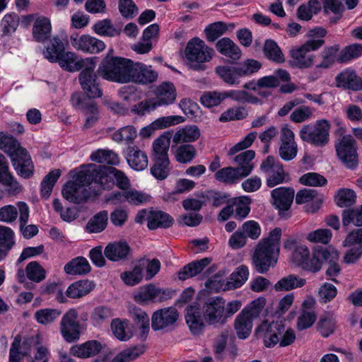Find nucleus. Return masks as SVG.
Listing matches in <instances>:
<instances>
[{"label":"nucleus","mask_w":362,"mask_h":362,"mask_svg":"<svg viewBox=\"0 0 362 362\" xmlns=\"http://www.w3.org/2000/svg\"><path fill=\"white\" fill-rule=\"evenodd\" d=\"M230 27L233 28V25L223 21H216L206 26L204 33L207 41L214 42L224 35Z\"/></svg>","instance_id":"49530a36"},{"label":"nucleus","mask_w":362,"mask_h":362,"mask_svg":"<svg viewBox=\"0 0 362 362\" xmlns=\"http://www.w3.org/2000/svg\"><path fill=\"white\" fill-rule=\"evenodd\" d=\"M255 335L262 340L267 347H274L278 343L280 346H287L294 342L296 334L293 329L286 328L281 321H262L255 330Z\"/></svg>","instance_id":"39448f33"},{"label":"nucleus","mask_w":362,"mask_h":362,"mask_svg":"<svg viewBox=\"0 0 362 362\" xmlns=\"http://www.w3.org/2000/svg\"><path fill=\"white\" fill-rule=\"evenodd\" d=\"M108 213L101 211L93 215L86 226V230L89 233H98L103 231L107 227Z\"/></svg>","instance_id":"79ce46f5"},{"label":"nucleus","mask_w":362,"mask_h":362,"mask_svg":"<svg viewBox=\"0 0 362 362\" xmlns=\"http://www.w3.org/2000/svg\"><path fill=\"white\" fill-rule=\"evenodd\" d=\"M249 270L246 266L238 267L230 276L227 281V288L234 289L240 287L248 279Z\"/></svg>","instance_id":"6e6d98bb"},{"label":"nucleus","mask_w":362,"mask_h":362,"mask_svg":"<svg viewBox=\"0 0 362 362\" xmlns=\"http://www.w3.org/2000/svg\"><path fill=\"white\" fill-rule=\"evenodd\" d=\"M96 170L97 165L90 163L81 166L79 170L72 171V180L68 181L63 187V197L75 204L86 202L90 196L86 187L92 182H95Z\"/></svg>","instance_id":"f03ea898"},{"label":"nucleus","mask_w":362,"mask_h":362,"mask_svg":"<svg viewBox=\"0 0 362 362\" xmlns=\"http://www.w3.org/2000/svg\"><path fill=\"white\" fill-rule=\"evenodd\" d=\"M201 311L206 324L209 325H223L226 323L223 314V299L211 298L201 306Z\"/></svg>","instance_id":"2eb2a0df"},{"label":"nucleus","mask_w":362,"mask_h":362,"mask_svg":"<svg viewBox=\"0 0 362 362\" xmlns=\"http://www.w3.org/2000/svg\"><path fill=\"white\" fill-rule=\"evenodd\" d=\"M120 278L125 285L134 286L141 282L144 275L136 263L132 269L121 273Z\"/></svg>","instance_id":"bf43d9fd"},{"label":"nucleus","mask_w":362,"mask_h":362,"mask_svg":"<svg viewBox=\"0 0 362 362\" xmlns=\"http://www.w3.org/2000/svg\"><path fill=\"white\" fill-rule=\"evenodd\" d=\"M255 157V152L252 150L245 151L234 158V162L237 164V170L243 176L246 177L254 169L253 159Z\"/></svg>","instance_id":"72a5a7b5"},{"label":"nucleus","mask_w":362,"mask_h":362,"mask_svg":"<svg viewBox=\"0 0 362 362\" xmlns=\"http://www.w3.org/2000/svg\"><path fill=\"white\" fill-rule=\"evenodd\" d=\"M326 33L322 28L310 30L308 34L310 39L300 46L294 47L290 50V56L298 68H309L315 64V55L310 52L323 45L325 42L322 38Z\"/></svg>","instance_id":"6e6552de"},{"label":"nucleus","mask_w":362,"mask_h":362,"mask_svg":"<svg viewBox=\"0 0 362 362\" xmlns=\"http://www.w3.org/2000/svg\"><path fill=\"white\" fill-rule=\"evenodd\" d=\"M179 317V312L174 307L158 309L151 315V327L154 331H171L176 327Z\"/></svg>","instance_id":"ddd939ff"},{"label":"nucleus","mask_w":362,"mask_h":362,"mask_svg":"<svg viewBox=\"0 0 362 362\" xmlns=\"http://www.w3.org/2000/svg\"><path fill=\"white\" fill-rule=\"evenodd\" d=\"M306 280L296 275H288L281 279L274 285L276 291H290L303 287Z\"/></svg>","instance_id":"8fccbe9b"},{"label":"nucleus","mask_w":362,"mask_h":362,"mask_svg":"<svg viewBox=\"0 0 362 362\" xmlns=\"http://www.w3.org/2000/svg\"><path fill=\"white\" fill-rule=\"evenodd\" d=\"M90 271V265L83 257H77L64 266V272L70 275H81Z\"/></svg>","instance_id":"37998d69"},{"label":"nucleus","mask_w":362,"mask_h":362,"mask_svg":"<svg viewBox=\"0 0 362 362\" xmlns=\"http://www.w3.org/2000/svg\"><path fill=\"white\" fill-rule=\"evenodd\" d=\"M332 237V233L327 228H319L307 233L305 239L313 243L328 244Z\"/></svg>","instance_id":"69168bd1"},{"label":"nucleus","mask_w":362,"mask_h":362,"mask_svg":"<svg viewBox=\"0 0 362 362\" xmlns=\"http://www.w3.org/2000/svg\"><path fill=\"white\" fill-rule=\"evenodd\" d=\"M356 201L355 192L349 189L342 188L338 190L334 196V202L339 207L352 205Z\"/></svg>","instance_id":"338daca9"},{"label":"nucleus","mask_w":362,"mask_h":362,"mask_svg":"<svg viewBox=\"0 0 362 362\" xmlns=\"http://www.w3.org/2000/svg\"><path fill=\"white\" fill-rule=\"evenodd\" d=\"M197 154L196 148L191 144H181L174 151L175 160L182 164L192 162Z\"/></svg>","instance_id":"864d4df0"},{"label":"nucleus","mask_w":362,"mask_h":362,"mask_svg":"<svg viewBox=\"0 0 362 362\" xmlns=\"http://www.w3.org/2000/svg\"><path fill=\"white\" fill-rule=\"evenodd\" d=\"M64 52V46L59 37H53L50 40L45 50L43 52L45 58L50 62H57L59 57Z\"/></svg>","instance_id":"09e8293b"},{"label":"nucleus","mask_w":362,"mask_h":362,"mask_svg":"<svg viewBox=\"0 0 362 362\" xmlns=\"http://www.w3.org/2000/svg\"><path fill=\"white\" fill-rule=\"evenodd\" d=\"M337 155L348 168L354 169L358 163L356 141L351 135H345L335 142Z\"/></svg>","instance_id":"9b49d317"},{"label":"nucleus","mask_w":362,"mask_h":362,"mask_svg":"<svg viewBox=\"0 0 362 362\" xmlns=\"http://www.w3.org/2000/svg\"><path fill=\"white\" fill-rule=\"evenodd\" d=\"M171 134L166 132L153 140L152 143L151 157L153 160L169 159L168 150Z\"/></svg>","instance_id":"c85d7f7f"},{"label":"nucleus","mask_w":362,"mask_h":362,"mask_svg":"<svg viewBox=\"0 0 362 362\" xmlns=\"http://www.w3.org/2000/svg\"><path fill=\"white\" fill-rule=\"evenodd\" d=\"M0 149L11 157L13 165L20 176L28 178L33 175L34 166L30 156L14 137L0 132Z\"/></svg>","instance_id":"423d86ee"},{"label":"nucleus","mask_w":362,"mask_h":362,"mask_svg":"<svg viewBox=\"0 0 362 362\" xmlns=\"http://www.w3.org/2000/svg\"><path fill=\"white\" fill-rule=\"evenodd\" d=\"M95 69L84 68L79 75V82L88 97L95 98L102 95V91L97 81Z\"/></svg>","instance_id":"bb28decb"},{"label":"nucleus","mask_w":362,"mask_h":362,"mask_svg":"<svg viewBox=\"0 0 362 362\" xmlns=\"http://www.w3.org/2000/svg\"><path fill=\"white\" fill-rule=\"evenodd\" d=\"M70 43L76 50L90 54L98 53L105 48L102 40L88 35L74 33L70 37Z\"/></svg>","instance_id":"4be33fe9"},{"label":"nucleus","mask_w":362,"mask_h":362,"mask_svg":"<svg viewBox=\"0 0 362 362\" xmlns=\"http://www.w3.org/2000/svg\"><path fill=\"white\" fill-rule=\"evenodd\" d=\"M185 320L190 332L193 335L199 336L204 332L206 322L201 311V305L197 303H194L187 307Z\"/></svg>","instance_id":"a878e982"},{"label":"nucleus","mask_w":362,"mask_h":362,"mask_svg":"<svg viewBox=\"0 0 362 362\" xmlns=\"http://www.w3.org/2000/svg\"><path fill=\"white\" fill-rule=\"evenodd\" d=\"M138 131L134 125L124 126L112 134V139L119 144L129 145L133 144L138 137Z\"/></svg>","instance_id":"f704fd0d"},{"label":"nucleus","mask_w":362,"mask_h":362,"mask_svg":"<svg viewBox=\"0 0 362 362\" xmlns=\"http://www.w3.org/2000/svg\"><path fill=\"white\" fill-rule=\"evenodd\" d=\"M126 159L129 165L136 171L144 170L148 165L146 153L137 146H131L127 148Z\"/></svg>","instance_id":"cd10ccee"},{"label":"nucleus","mask_w":362,"mask_h":362,"mask_svg":"<svg viewBox=\"0 0 362 362\" xmlns=\"http://www.w3.org/2000/svg\"><path fill=\"white\" fill-rule=\"evenodd\" d=\"M110 49L99 66L98 73L103 78L118 83L134 82L147 85L155 82L158 77L151 66L142 63L134 64L122 57H113Z\"/></svg>","instance_id":"f257e3e1"},{"label":"nucleus","mask_w":362,"mask_h":362,"mask_svg":"<svg viewBox=\"0 0 362 362\" xmlns=\"http://www.w3.org/2000/svg\"><path fill=\"white\" fill-rule=\"evenodd\" d=\"M330 124L326 119L317 120L313 127L303 126L299 132L300 138L317 146L327 144L329 138Z\"/></svg>","instance_id":"9d476101"},{"label":"nucleus","mask_w":362,"mask_h":362,"mask_svg":"<svg viewBox=\"0 0 362 362\" xmlns=\"http://www.w3.org/2000/svg\"><path fill=\"white\" fill-rule=\"evenodd\" d=\"M78 313L76 309L68 310L60 321V332L67 342H74L80 337V324L78 321Z\"/></svg>","instance_id":"a211bd4d"},{"label":"nucleus","mask_w":362,"mask_h":362,"mask_svg":"<svg viewBox=\"0 0 362 362\" xmlns=\"http://www.w3.org/2000/svg\"><path fill=\"white\" fill-rule=\"evenodd\" d=\"M335 325L336 320L333 315L327 313L320 317L317 325V329L322 337H327L334 332Z\"/></svg>","instance_id":"4d7b16f0"},{"label":"nucleus","mask_w":362,"mask_h":362,"mask_svg":"<svg viewBox=\"0 0 362 362\" xmlns=\"http://www.w3.org/2000/svg\"><path fill=\"white\" fill-rule=\"evenodd\" d=\"M19 24L18 16L14 13H8L0 21V33L2 36H10L16 32Z\"/></svg>","instance_id":"603ef678"},{"label":"nucleus","mask_w":362,"mask_h":362,"mask_svg":"<svg viewBox=\"0 0 362 362\" xmlns=\"http://www.w3.org/2000/svg\"><path fill=\"white\" fill-rule=\"evenodd\" d=\"M137 264L141 269L144 279L146 281L152 279L160 269V262L157 259H142Z\"/></svg>","instance_id":"de8ad7c7"},{"label":"nucleus","mask_w":362,"mask_h":362,"mask_svg":"<svg viewBox=\"0 0 362 362\" xmlns=\"http://www.w3.org/2000/svg\"><path fill=\"white\" fill-rule=\"evenodd\" d=\"M107 350L106 344L92 339L72 346L69 352L75 357L85 359L94 357L100 353H107Z\"/></svg>","instance_id":"5701e85b"},{"label":"nucleus","mask_w":362,"mask_h":362,"mask_svg":"<svg viewBox=\"0 0 362 362\" xmlns=\"http://www.w3.org/2000/svg\"><path fill=\"white\" fill-rule=\"evenodd\" d=\"M168 294L163 289L153 284L140 286L132 294L134 300L139 305L160 303L166 300Z\"/></svg>","instance_id":"dca6fc26"},{"label":"nucleus","mask_w":362,"mask_h":362,"mask_svg":"<svg viewBox=\"0 0 362 362\" xmlns=\"http://www.w3.org/2000/svg\"><path fill=\"white\" fill-rule=\"evenodd\" d=\"M260 170L267 175L266 182L269 187L288 181V174L283 164L273 156H267L260 165Z\"/></svg>","instance_id":"f8f14e48"},{"label":"nucleus","mask_w":362,"mask_h":362,"mask_svg":"<svg viewBox=\"0 0 362 362\" xmlns=\"http://www.w3.org/2000/svg\"><path fill=\"white\" fill-rule=\"evenodd\" d=\"M185 55L193 69L204 70L206 69L205 63L212 59L214 50L212 47H209L204 40L196 37L187 42Z\"/></svg>","instance_id":"1a4fd4ad"},{"label":"nucleus","mask_w":362,"mask_h":362,"mask_svg":"<svg viewBox=\"0 0 362 362\" xmlns=\"http://www.w3.org/2000/svg\"><path fill=\"white\" fill-rule=\"evenodd\" d=\"M297 153L298 145L295 141V134L288 125H284L281 129L279 155L282 160L290 161L296 157Z\"/></svg>","instance_id":"412c9836"},{"label":"nucleus","mask_w":362,"mask_h":362,"mask_svg":"<svg viewBox=\"0 0 362 362\" xmlns=\"http://www.w3.org/2000/svg\"><path fill=\"white\" fill-rule=\"evenodd\" d=\"M331 260L338 257V251L333 247L324 248L321 246L315 247L310 256V250L305 245H299L296 247L291 255L292 262L303 269L316 273L322 267L324 260Z\"/></svg>","instance_id":"20e7f679"},{"label":"nucleus","mask_w":362,"mask_h":362,"mask_svg":"<svg viewBox=\"0 0 362 362\" xmlns=\"http://www.w3.org/2000/svg\"><path fill=\"white\" fill-rule=\"evenodd\" d=\"M281 229L275 228L268 237L263 238L257 245L252 257L253 264L260 274L266 273L278 260L280 251Z\"/></svg>","instance_id":"7ed1b4c3"},{"label":"nucleus","mask_w":362,"mask_h":362,"mask_svg":"<svg viewBox=\"0 0 362 362\" xmlns=\"http://www.w3.org/2000/svg\"><path fill=\"white\" fill-rule=\"evenodd\" d=\"M93 31L101 36L114 37L119 35V30H117L111 21L104 19L95 23L93 26Z\"/></svg>","instance_id":"0e129e2a"},{"label":"nucleus","mask_w":362,"mask_h":362,"mask_svg":"<svg viewBox=\"0 0 362 362\" xmlns=\"http://www.w3.org/2000/svg\"><path fill=\"white\" fill-rule=\"evenodd\" d=\"M129 252V247L126 242L118 241L109 243L105 248V257L111 261H119L125 258Z\"/></svg>","instance_id":"c9c22d12"},{"label":"nucleus","mask_w":362,"mask_h":362,"mask_svg":"<svg viewBox=\"0 0 362 362\" xmlns=\"http://www.w3.org/2000/svg\"><path fill=\"white\" fill-rule=\"evenodd\" d=\"M173 222L168 214L160 211H149L148 228L156 229L158 228H168Z\"/></svg>","instance_id":"c03bdc74"},{"label":"nucleus","mask_w":362,"mask_h":362,"mask_svg":"<svg viewBox=\"0 0 362 362\" xmlns=\"http://www.w3.org/2000/svg\"><path fill=\"white\" fill-rule=\"evenodd\" d=\"M185 121V117L180 115L160 117L149 124L142 127L139 131V135L143 139L150 138L158 130L175 126Z\"/></svg>","instance_id":"b1692460"},{"label":"nucleus","mask_w":362,"mask_h":362,"mask_svg":"<svg viewBox=\"0 0 362 362\" xmlns=\"http://www.w3.org/2000/svg\"><path fill=\"white\" fill-rule=\"evenodd\" d=\"M216 48L223 55L233 59H238L241 56L238 46L228 37L219 40L216 42Z\"/></svg>","instance_id":"a19ab883"},{"label":"nucleus","mask_w":362,"mask_h":362,"mask_svg":"<svg viewBox=\"0 0 362 362\" xmlns=\"http://www.w3.org/2000/svg\"><path fill=\"white\" fill-rule=\"evenodd\" d=\"M342 223L344 227L351 223L362 226V205L357 209L344 210L342 214Z\"/></svg>","instance_id":"774afa93"},{"label":"nucleus","mask_w":362,"mask_h":362,"mask_svg":"<svg viewBox=\"0 0 362 362\" xmlns=\"http://www.w3.org/2000/svg\"><path fill=\"white\" fill-rule=\"evenodd\" d=\"M336 85L337 87L358 90L362 89V80L355 71L346 69L337 76Z\"/></svg>","instance_id":"2f4dec72"},{"label":"nucleus","mask_w":362,"mask_h":362,"mask_svg":"<svg viewBox=\"0 0 362 362\" xmlns=\"http://www.w3.org/2000/svg\"><path fill=\"white\" fill-rule=\"evenodd\" d=\"M30 347L28 340L22 341L20 336H16L10 349L9 362H23V357L30 353Z\"/></svg>","instance_id":"7c9ffc66"},{"label":"nucleus","mask_w":362,"mask_h":362,"mask_svg":"<svg viewBox=\"0 0 362 362\" xmlns=\"http://www.w3.org/2000/svg\"><path fill=\"white\" fill-rule=\"evenodd\" d=\"M211 263V259L206 257L200 260L194 261L182 268L178 273L180 280H185L201 273L202 270Z\"/></svg>","instance_id":"ea45409f"},{"label":"nucleus","mask_w":362,"mask_h":362,"mask_svg":"<svg viewBox=\"0 0 362 362\" xmlns=\"http://www.w3.org/2000/svg\"><path fill=\"white\" fill-rule=\"evenodd\" d=\"M96 57L81 58L72 52H64L59 57L57 62L64 69L70 72H74L87 68L95 69L96 66Z\"/></svg>","instance_id":"f3484780"},{"label":"nucleus","mask_w":362,"mask_h":362,"mask_svg":"<svg viewBox=\"0 0 362 362\" xmlns=\"http://www.w3.org/2000/svg\"><path fill=\"white\" fill-rule=\"evenodd\" d=\"M214 177L216 180L228 185L236 184L243 178L238 170L233 167H225L217 170Z\"/></svg>","instance_id":"a18cd8bd"},{"label":"nucleus","mask_w":362,"mask_h":362,"mask_svg":"<svg viewBox=\"0 0 362 362\" xmlns=\"http://www.w3.org/2000/svg\"><path fill=\"white\" fill-rule=\"evenodd\" d=\"M266 305V299L260 297L252 300L250 304L245 306L241 312L246 315L253 321L259 317Z\"/></svg>","instance_id":"052dcab7"},{"label":"nucleus","mask_w":362,"mask_h":362,"mask_svg":"<svg viewBox=\"0 0 362 362\" xmlns=\"http://www.w3.org/2000/svg\"><path fill=\"white\" fill-rule=\"evenodd\" d=\"M294 190L287 187H277L271 192L272 205L279 211V214L286 218L294 198Z\"/></svg>","instance_id":"aec40b11"},{"label":"nucleus","mask_w":362,"mask_h":362,"mask_svg":"<svg viewBox=\"0 0 362 362\" xmlns=\"http://www.w3.org/2000/svg\"><path fill=\"white\" fill-rule=\"evenodd\" d=\"M113 335L119 341L130 339L134 334V326L127 320L116 318L112 320L110 325Z\"/></svg>","instance_id":"473e14b6"},{"label":"nucleus","mask_w":362,"mask_h":362,"mask_svg":"<svg viewBox=\"0 0 362 362\" xmlns=\"http://www.w3.org/2000/svg\"><path fill=\"white\" fill-rule=\"evenodd\" d=\"M61 315V311L55 308H41L35 311L34 319L42 325L53 323Z\"/></svg>","instance_id":"5fc2aeb1"},{"label":"nucleus","mask_w":362,"mask_h":362,"mask_svg":"<svg viewBox=\"0 0 362 362\" xmlns=\"http://www.w3.org/2000/svg\"><path fill=\"white\" fill-rule=\"evenodd\" d=\"M253 320L242 312L236 316L234 321V329L238 339H247L251 334Z\"/></svg>","instance_id":"58836bf2"},{"label":"nucleus","mask_w":362,"mask_h":362,"mask_svg":"<svg viewBox=\"0 0 362 362\" xmlns=\"http://www.w3.org/2000/svg\"><path fill=\"white\" fill-rule=\"evenodd\" d=\"M154 97L148 98L132 107V112L144 116L160 107H168L175 103L177 89L172 82L165 81L158 85L153 90Z\"/></svg>","instance_id":"0eeeda50"},{"label":"nucleus","mask_w":362,"mask_h":362,"mask_svg":"<svg viewBox=\"0 0 362 362\" xmlns=\"http://www.w3.org/2000/svg\"><path fill=\"white\" fill-rule=\"evenodd\" d=\"M238 66L230 67L226 66H218L216 69V74L226 83L233 85L238 83V79L241 77L238 74Z\"/></svg>","instance_id":"e2e57ef3"},{"label":"nucleus","mask_w":362,"mask_h":362,"mask_svg":"<svg viewBox=\"0 0 362 362\" xmlns=\"http://www.w3.org/2000/svg\"><path fill=\"white\" fill-rule=\"evenodd\" d=\"M149 199L148 195L135 189H127L124 192H112L105 196L106 202L113 204L127 202L130 204L139 205Z\"/></svg>","instance_id":"393cba45"},{"label":"nucleus","mask_w":362,"mask_h":362,"mask_svg":"<svg viewBox=\"0 0 362 362\" xmlns=\"http://www.w3.org/2000/svg\"><path fill=\"white\" fill-rule=\"evenodd\" d=\"M113 177L117 186L122 189H127L130 186V181L124 172L115 168L97 166L95 173V182L100 185L103 189L108 188L110 185V178Z\"/></svg>","instance_id":"4468645a"},{"label":"nucleus","mask_w":362,"mask_h":362,"mask_svg":"<svg viewBox=\"0 0 362 362\" xmlns=\"http://www.w3.org/2000/svg\"><path fill=\"white\" fill-rule=\"evenodd\" d=\"M90 160L99 163L118 165L119 157L114 151L108 149H98L90 154Z\"/></svg>","instance_id":"3c124183"},{"label":"nucleus","mask_w":362,"mask_h":362,"mask_svg":"<svg viewBox=\"0 0 362 362\" xmlns=\"http://www.w3.org/2000/svg\"><path fill=\"white\" fill-rule=\"evenodd\" d=\"M71 105L83 112L86 119L83 128L88 129L95 125L99 119V112L95 102L82 98L78 93H74L71 98Z\"/></svg>","instance_id":"6ab92c4d"},{"label":"nucleus","mask_w":362,"mask_h":362,"mask_svg":"<svg viewBox=\"0 0 362 362\" xmlns=\"http://www.w3.org/2000/svg\"><path fill=\"white\" fill-rule=\"evenodd\" d=\"M61 175V172L58 169H54L49 172L43 179L41 183V195L43 198L49 197L53 187Z\"/></svg>","instance_id":"13d9d810"},{"label":"nucleus","mask_w":362,"mask_h":362,"mask_svg":"<svg viewBox=\"0 0 362 362\" xmlns=\"http://www.w3.org/2000/svg\"><path fill=\"white\" fill-rule=\"evenodd\" d=\"M52 31L50 19L45 16L35 18L33 28V35L37 41H44L49 36Z\"/></svg>","instance_id":"e433bc0d"},{"label":"nucleus","mask_w":362,"mask_h":362,"mask_svg":"<svg viewBox=\"0 0 362 362\" xmlns=\"http://www.w3.org/2000/svg\"><path fill=\"white\" fill-rule=\"evenodd\" d=\"M201 136L199 128L197 125L189 124L176 130L173 141L175 144H189L196 141Z\"/></svg>","instance_id":"c756f323"},{"label":"nucleus","mask_w":362,"mask_h":362,"mask_svg":"<svg viewBox=\"0 0 362 362\" xmlns=\"http://www.w3.org/2000/svg\"><path fill=\"white\" fill-rule=\"evenodd\" d=\"M26 276L30 281L39 283L46 277L45 269L35 261L30 262L25 267Z\"/></svg>","instance_id":"680f3d73"},{"label":"nucleus","mask_w":362,"mask_h":362,"mask_svg":"<svg viewBox=\"0 0 362 362\" xmlns=\"http://www.w3.org/2000/svg\"><path fill=\"white\" fill-rule=\"evenodd\" d=\"M95 288V284L88 280H81L72 283L66 289V296L71 298H79L88 294Z\"/></svg>","instance_id":"4c0bfd02"}]
</instances>
